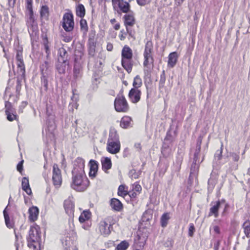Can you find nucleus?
Returning a JSON list of instances; mask_svg holds the SVG:
<instances>
[{
	"label": "nucleus",
	"mask_w": 250,
	"mask_h": 250,
	"mask_svg": "<svg viewBox=\"0 0 250 250\" xmlns=\"http://www.w3.org/2000/svg\"><path fill=\"white\" fill-rule=\"evenodd\" d=\"M3 99L4 100V112L6 119L9 122L19 121V117L12 104V103H16L18 102V97L14 94L8 92L6 90Z\"/></svg>",
	"instance_id": "1"
},
{
	"label": "nucleus",
	"mask_w": 250,
	"mask_h": 250,
	"mask_svg": "<svg viewBox=\"0 0 250 250\" xmlns=\"http://www.w3.org/2000/svg\"><path fill=\"white\" fill-rule=\"evenodd\" d=\"M41 230L36 224L30 226L27 237V246L33 250H41Z\"/></svg>",
	"instance_id": "2"
},
{
	"label": "nucleus",
	"mask_w": 250,
	"mask_h": 250,
	"mask_svg": "<svg viewBox=\"0 0 250 250\" xmlns=\"http://www.w3.org/2000/svg\"><path fill=\"white\" fill-rule=\"evenodd\" d=\"M121 148L119 135L115 128H111L106 143V151L111 154H116L120 151Z\"/></svg>",
	"instance_id": "3"
},
{
	"label": "nucleus",
	"mask_w": 250,
	"mask_h": 250,
	"mask_svg": "<svg viewBox=\"0 0 250 250\" xmlns=\"http://www.w3.org/2000/svg\"><path fill=\"white\" fill-rule=\"evenodd\" d=\"M90 184V181L85 173L72 174L71 187L75 190L79 192L84 191L88 188Z\"/></svg>",
	"instance_id": "4"
},
{
	"label": "nucleus",
	"mask_w": 250,
	"mask_h": 250,
	"mask_svg": "<svg viewBox=\"0 0 250 250\" xmlns=\"http://www.w3.org/2000/svg\"><path fill=\"white\" fill-rule=\"evenodd\" d=\"M133 51L127 45H125L121 52V64L122 67L130 73L133 66Z\"/></svg>",
	"instance_id": "5"
},
{
	"label": "nucleus",
	"mask_w": 250,
	"mask_h": 250,
	"mask_svg": "<svg viewBox=\"0 0 250 250\" xmlns=\"http://www.w3.org/2000/svg\"><path fill=\"white\" fill-rule=\"evenodd\" d=\"M115 111L118 113H126L130 109L129 104L123 94L118 95L114 102Z\"/></svg>",
	"instance_id": "6"
},
{
	"label": "nucleus",
	"mask_w": 250,
	"mask_h": 250,
	"mask_svg": "<svg viewBox=\"0 0 250 250\" xmlns=\"http://www.w3.org/2000/svg\"><path fill=\"white\" fill-rule=\"evenodd\" d=\"M113 216H108L100 221L99 225V230L100 234L104 237L107 236L111 233V229L115 223Z\"/></svg>",
	"instance_id": "7"
},
{
	"label": "nucleus",
	"mask_w": 250,
	"mask_h": 250,
	"mask_svg": "<svg viewBox=\"0 0 250 250\" xmlns=\"http://www.w3.org/2000/svg\"><path fill=\"white\" fill-rule=\"evenodd\" d=\"M16 60L17 65V73L21 79L25 78V66L23 58V48L19 46L16 50Z\"/></svg>",
	"instance_id": "8"
},
{
	"label": "nucleus",
	"mask_w": 250,
	"mask_h": 250,
	"mask_svg": "<svg viewBox=\"0 0 250 250\" xmlns=\"http://www.w3.org/2000/svg\"><path fill=\"white\" fill-rule=\"evenodd\" d=\"M61 25L64 30L67 32L73 31L75 26L74 16L71 11L65 13L62 17Z\"/></svg>",
	"instance_id": "9"
},
{
	"label": "nucleus",
	"mask_w": 250,
	"mask_h": 250,
	"mask_svg": "<svg viewBox=\"0 0 250 250\" xmlns=\"http://www.w3.org/2000/svg\"><path fill=\"white\" fill-rule=\"evenodd\" d=\"M113 9L118 13H127L130 11L131 6L125 0H111Z\"/></svg>",
	"instance_id": "10"
},
{
	"label": "nucleus",
	"mask_w": 250,
	"mask_h": 250,
	"mask_svg": "<svg viewBox=\"0 0 250 250\" xmlns=\"http://www.w3.org/2000/svg\"><path fill=\"white\" fill-rule=\"evenodd\" d=\"M144 72L145 76H150L154 67V60L153 54H143Z\"/></svg>",
	"instance_id": "11"
},
{
	"label": "nucleus",
	"mask_w": 250,
	"mask_h": 250,
	"mask_svg": "<svg viewBox=\"0 0 250 250\" xmlns=\"http://www.w3.org/2000/svg\"><path fill=\"white\" fill-rule=\"evenodd\" d=\"M26 9L28 11V15L26 20V24L28 31L30 32V31H32L33 33V32L37 31L38 26L34 18L33 7L26 8Z\"/></svg>",
	"instance_id": "12"
},
{
	"label": "nucleus",
	"mask_w": 250,
	"mask_h": 250,
	"mask_svg": "<svg viewBox=\"0 0 250 250\" xmlns=\"http://www.w3.org/2000/svg\"><path fill=\"white\" fill-rule=\"evenodd\" d=\"M52 181L54 186L56 188H59L62 184L61 170L56 164H54L53 166Z\"/></svg>",
	"instance_id": "13"
},
{
	"label": "nucleus",
	"mask_w": 250,
	"mask_h": 250,
	"mask_svg": "<svg viewBox=\"0 0 250 250\" xmlns=\"http://www.w3.org/2000/svg\"><path fill=\"white\" fill-rule=\"evenodd\" d=\"M85 161L81 157L77 158L74 161V167L72 171V174L84 173Z\"/></svg>",
	"instance_id": "14"
},
{
	"label": "nucleus",
	"mask_w": 250,
	"mask_h": 250,
	"mask_svg": "<svg viewBox=\"0 0 250 250\" xmlns=\"http://www.w3.org/2000/svg\"><path fill=\"white\" fill-rule=\"evenodd\" d=\"M123 20L125 28L133 27L136 24L134 13L130 11L127 13H125L123 17Z\"/></svg>",
	"instance_id": "15"
},
{
	"label": "nucleus",
	"mask_w": 250,
	"mask_h": 250,
	"mask_svg": "<svg viewBox=\"0 0 250 250\" xmlns=\"http://www.w3.org/2000/svg\"><path fill=\"white\" fill-rule=\"evenodd\" d=\"M141 95L142 92L140 89L131 88L129 91L128 97L131 103L136 104L141 100Z\"/></svg>",
	"instance_id": "16"
},
{
	"label": "nucleus",
	"mask_w": 250,
	"mask_h": 250,
	"mask_svg": "<svg viewBox=\"0 0 250 250\" xmlns=\"http://www.w3.org/2000/svg\"><path fill=\"white\" fill-rule=\"evenodd\" d=\"M63 207L66 214L70 216H74L75 204L71 198L69 197L64 200Z\"/></svg>",
	"instance_id": "17"
},
{
	"label": "nucleus",
	"mask_w": 250,
	"mask_h": 250,
	"mask_svg": "<svg viewBox=\"0 0 250 250\" xmlns=\"http://www.w3.org/2000/svg\"><path fill=\"white\" fill-rule=\"evenodd\" d=\"M28 213V221L31 223L35 222L38 219L39 209L37 207L33 206L29 208Z\"/></svg>",
	"instance_id": "18"
},
{
	"label": "nucleus",
	"mask_w": 250,
	"mask_h": 250,
	"mask_svg": "<svg viewBox=\"0 0 250 250\" xmlns=\"http://www.w3.org/2000/svg\"><path fill=\"white\" fill-rule=\"evenodd\" d=\"M89 176L91 179H94L98 173V163L94 160H90L89 162Z\"/></svg>",
	"instance_id": "19"
},
{
	"label": "nucleus",
	"mask_w": 250,
	"mask_h": 250,
	"mask_svg": "<svg viewBox=\"0 0 250 250\" xmlns=\"http://www.w3.org/2000/svg\"><path fill=\"white\" fill-rule=\"evenodd\" d=\"M142 188L138 182H135L132 185V189L129 191V197L131 199H135L141 193Z\"/></svg>",
	"instance_id": "20"
},
{
	"label": "nucleus",
	"mask_w": 250,
	"mask_h": 250,
	"mask_svg": "<svg viewBox=\"0 0 250 250\" xmlns=\"http://www.w3.org/2000/svg\"><path fill=\"white\" fill-rule=\"evenodd\" d=\"M213 203L211 204V207L208 214V217L213 216L215 218H217L219 216V210L221 205V202L218 200L212 205Z\"/></svg>",
	"instance_id": "21"
},
{
	"label": "nucleus",
	"mask_w": 250,
	"mask_h": 250,
	"mask_svg": "<svg viewBox=\"0 0 250 250\" xmlns=\"http://www.w3.org/2000/svg\"><path fill=\"white\" fill-rule=\"evenodd\" d=\"M102 168L103 170L108 173V170L111 168L112 162L111 160L109 157H103L101 159Z\"/></svg>",
	"instance_id": "22"
},
{
	"label": "nucleus",
	"mask_w": 250,
	"mask_h": 250,
	"mask_svg": "<svg viewBox=\"0 0 250 250\" xmlns=\"http://www.w3.org/2000/svg\"><path fill=\"white\" fill-rule=\"evenodd\" d=\"M110 205L112 209L116 211H121L123 209V204L117 198H112L110 200Z\"/></svg>",
	"instance_id": "23"
},
{
	"label": "nucleus",
	"mask_w": 250,
	"mask_h": 250,
	"mask_svg": "<svg viewBox=\"0 0 250 250\" xmlns=\"http://www.w3.org/2000/svg\"><path fill=\"white\" fill-rule=\"evenodd\" d=\"M132 118L127 115L124 116L121 119L120 126L124 129H126L131 126Z\"/></svg>",
	"instance_id": "24"
},
{
	"label": "nucleus",
	"mask_w": 250,
	"mask_h": 250,
	"mask_svg": "<svg viewBox=\"0 0 250 250\" xmlns=\"http://www.w3.org/2000/svg\"><path fill=\"white\" fill-rule=\"evenodd\" d=\"M178 55L176 52H173L168 55L167 65L170 68H173L178 61Z\"/></svg>",
	"instance_id": "25"
},
{
	"label": "nucleus",
	"mask_w": 250,
	"mask_h": 250,
	"mask_svg": "<svg viewBox=\"0 0 250 250\" xmlns=\"http://www.w3.org/2000/svg\"><path fill=\"white\" fill-rule=\"evenodd\" d=\"M128 35L129 37L135 39L134 34L133 32L129 30V28H125V30L124 29L120 30L119 34V38L120 41H124L125 40L127 35Z\"/></svg>",
	"instance_id": "26"
},
{
	"label": "nucleus",
	"mask_w": 250,
	"mask_h": 250,
	"mask_svg": "<svg viewBox=\"0 0 250 250\" xmlns=\"http://www.w3.org/2000/svg\"><path fill=\"white\" fill-rule=\"evenodd\" d=\"M92 216L91 211L89 209L83 210L79 218V221L81 223H83L90 219Z\"/></svg>",
	"instance_id": "27"
},
{
	"label": "nucleus",
	"mask_w": 250,
	"mask_h": 250,
	"mask_svg": "<svg viewBox=\"0 0 250 250\" xmlns=\"http://www.w3.org/2000/svg\"><path fill=\"white\" fill-rule=\"evenodd\" d=\"M7 207L3 210V215L4 217L5 225L9 229H12L14 227L15 222L13 218L10 219L9 215L6 212Z\"/></svg>",
	"instance_id": "28"
},
{
	"label": "nucleus",
	"mask_w": 250,
	"mask_h": 250,
	"mask_svg": "<svg viewBox=\"0 0 250 250\" xmlns=\"http://www.w3.org/2000/svg\"><path fill=\"white\" fill-rule=\"evenodd\" d=\"M22 189L24 190L28 195H31L32 194V190L30 188L28 179L26 177H23L21 182Z\"/></svg>",
	"instance_id": "29"
},
{
	"label": "nucleus",
	"mask_w": 250,
	"mask_h": 250,
	"mask_svg": "<svg viewBox=\"0 0 250 250\" xmlns=\"http://www.w3.org/2000/svg\"><path fill=\"white\" fill-rule=\"evenodd\" d=\"M242 227L246 237L250 238V216L244 222Z\"/></svg>",
	"instance_id": "30"
},
{
	"label": "nucleus",
	"mask_w": 250,
	"mask_h": 250,
	"mask_svg": "<svg viewBox=\"0 0 250 250\" xmlns=\"http://www.w3.org/2000/svg\"><path fill=\"white\" fill-rule=\"evenodd\" d=\"M117 194L120 196L125 197L128 195L129 196V191L127 190V187L121 185L118 187Z\"/></svg>",
	"instance_id": "31"
},
{
	"label": "nucleus",
	"mask_w": 250,
	"mask_h": 250,
	"mask_svg": "<svg viewBox=\"0 0 250 250\" xmlns=\"http://www.w3.org/2000/svg\"><path fill=\"white\" fill-rule=\"evenodd\" d=\"M41 17L45 20H48L49 16V10L47 5H42L41 7L40 11Z\"/></svg>",
	"instance_id": "32"
},
{
	"label": "nucleus",
	"mask_w": 250,
	"mask_h": 250,
	"mask_svg": "<svg viewBox=\"0 0 250 250\" xmlns=\"http://www.w3.org/2000/svg\"><path fill=\"white\" fill-rule=\"evenodd\" d=\"M76 15L81 18H83L85 15V9L82 4H79L76 8Z\"/></svg>",
	"instance_id": "33"
},
{
	"label": "nucleus",
	"mask_w": 250,
	"mask_h": 250,
	"mask_svg": "<svg viewBox=\"0 0 250 250\" xmlns=\"http://www.w3.org/2000/svg\"><path fill=\"white\" fill-rule=\"evenodd\" d=\"M170 218V217L169 212H165L163 214L160 219L161 225L163 228H165L167 227Z\"/></svg>",
	"instance_id": "34"
},
{
	"label": "nucleus",
	"mask_w": 250,
	"mask_h": 250,
	"mask_svg": "<svg viewBox=\"0 0 250 250\" xmlns=\"http://www.w3.org/2000/svg\"><path fill=\"white\" fill-rule=\"evenodd\" d=\"M153 44L152 41H147L145 46V50L143 54H153Z\"/></svg>",
	"instance_id": "35"
},
{
	"label": "nucleus",
	"mask_w": 250,
	"mask_h": 250,
	"mask_svg": "<svg viewBox=\"0 0 250 250\" xmlns=\"http://www.w3.org/2000/svg\"><path fill=\"white\" fill-rule=\"evenodd\" d=\"M132 85V88L139 89L142 86V80L139 75H137L134 77Z\"/></svg>",
	"instance_id": "36"
},
{
	"label": "nucleus",
	"mask_w": 250,
	"mask_h": 250,
	"mask_svg": "<svg viewBox=\"0 0 250 250\" xmlns=\"http://www.w3.org/2000/svg\"><path fill=\"white\" fill-rule=\"evenodd\" d=\"M42 44L44 47L45 52L47 55H49L50 54V49L49 45V43L47 36L46 34H45L44 35H42Z\"/></svg>",
	"instance_id": "37"
},
{
	"label": "nucleus",
	"mask_w": 250,
	"mask_h": 250,
	"mask_svg": "<svg viewBox=\"0 0 250 250\" xmlns=\"http://www.w3.org/2000/svg\"><path fill=\"white\" fill-rule=\"evenodd\" d=\"M129 246L128 242L126 240L121 241L117 245L115 250H126Z\"/></svg>",
	"instance_id": "38"
},
{
	"label": "nucleus",
	"mask_w": 250,
	"mask_h": 250,
	"mask_svg": "<svg viewBox=\"0 0 250 250\" xmlns=\"http://www.w3.org/2000/svg\"><path fill=\"white\" fill-rule=\"evenodd\" d=\"M81 30L84 33L86 34L88 30V26L86 21L83 18L80 21Z\"/></svg>",
	"instance_id": "39"
},
{
	"label": "nucleus",
	"mask_w": 250,
	"mask_h": 250,
	"mask_svg": "<svg viewBox=\"0 0 250 250\" xmlns=\"http://www.w3.org/2000/svg\"><path fill=\"white\" fill-rule=\"evenodd\" d=\"M88 47L89 54L93 56L95 52L96 42L93 40H89Z\"/></svg>",
	"instance_id": "40"
},
{
	"label": "nucleus",
	"mask_w": 250,
	"mask_h": 250,
	"mask_svg": "<svg viewBox=\"0 0 250 250\" xmlns=\"http://www.w3.org/2000/svg\"><path fill=\"white\" fill-rule=\"evenodd\" d=\"M129 177L132 179H137L139 178L140 173L137 172L135 169H131L129 173Z\"/></svg>",
	"instance_id": "41"
},
{
	"label": "nucleus",
	"mask_w": 250,
	"mask_h": 250,
	"mask_svg": "<svg viewBox=\"0 0 250 250\" xmlns=\"http://www.w3.org/2000/svg\"><path fill=\"white\" fill-rule=\"evenodd\" d=\"M166 82V75L165 71H163L160 75V79L159 81V88H161L164 86Z\"/></svg>",
	"instance_id": "42"
},
{
	"label": "nucleus",
	"mask_w": 250,
	"mask_h": 250,
	"mask_svg": "<svg viewBox=\"0 0 250 250\" xmlns=\"http://www.w3.org/2000/svg\"><path fill=\"white\" fill-rule=\"evenodd\" d=\"M195 231V229L193 224L190 223L189 224V227L188 229V236L190 237H192L193 236L194 232Z\"/></svg>",
	"instance_id": "43"
},
{
	"label": "nucleus",
	"mask_w": 250,
	"mask_h": 250,
	"mask_svg": "<svg viewBox=\"0 0 250 250\" xmlns=\"http://www.w3.org/2000/svg\"><path fill=\"white\" fill-rule=\"evenodd\" d=\"M23 160H22L18 163L17 166V170L21 173H22V171L23 170Z\"/></svg>",
	"instance_id": "44"
},
{
	"label": "nucleus",
	"mask_w": 250,
	"mask_h": 250,
	"mask_svg": "<svg viewBox=\"0 0 250 250\" xmlns=\"http://www.w3.org/2000/svg\"><path fill=\"white\" fill-rule=\"evenodd\" d=\"M150 0H136L137 3L141 6H144L150 2Z\"/></svg>",
	"instance_id": "45"
},
{
	"label": "nucleus",
	"mask_w": 250,
	"mask_h": 250,
	"mask_svg": "<svg viewBox=\"0 0 250 250\" xmlns=\"http://www.w3.org/2000/svg\"><path fill=\"white\" fill-rule=\"evenodd\" d=\"M232 159L235 162H238L239 160V156L238 154L235 153H232L231 154Z\"/></svg>",
	"instance_id": "46"
},
{
	"label": "nucleus",
	"mask_w": 250,
	"mask_h": 250,
	"mask_svg": "<svg viewBox=\"0 0 250 250\" xmlns=\"http://www.w3.org/2000/svg\"><path fill=\"white\" fill-rule=\"evenodd\" d=\"M134 147L137 151L138 152H141L142 149V147L141 143H135L134 145Z\"/></svg>",
	"instance_id": "47"
},
{
	"label": "nucleus",
	"mask_w": 250,
	"mask_h": 250,
	"mask_svg": "<svg viewBox=\"0 0 250 250\" xmlns=\"http://www.w3.org/2000/svg\"><path fill=\"white\" fill-rule=\"evenodd\" d=\"M202 144V139L199 138L197 143V147L198 149V154L200 153L201 150V145Z\"/></svg>",
	"instance_id": "48"
},
{
	"label": "nucleus",
	"mask_w": 250,
	"mask_h": 250,
	"mask_svg": "<svg viewBox=\"0 0 250 250\" xmlns=\"http://www.w3.org/2000/svg\"><path fill=\"white\" fill-rule=\"evenodd\" d=\"M52 106H48V105L46 106V114L48 116H50L51 115L52 113L51 111L52 110Z\"/></svg>",
	"instance_id": "49"
},
{
	"label": "nucleus",
	"mask_w": 250,
	"mask_h": 250,
	"mask_svg": "<svg viewBox=\"0 0 250 250\" xmlns=\"http://www.w3.org/2000/svg\"><path fill=\"white\" fill-rule=\"evenodd\" d=\"M213 229L214 232L215 233H216L217 234H219L220 233V228L219 226H213Z\"/></svg>",
	"instance_id": "50"
},
{
	"label": "nucleus",
	"mask_w": 250,
	"mask_h": 250,
	"mask_svg": "<svg viewBox=\"0 0 250 250\" xmlns=\"http://www.w3.org/2000/svg\"><path fill=\"white\" fill-rule=\"evenodd\" d=\"M113 49V45L112 43L108 42L106 45V49L108 51H111Z\"/></svg>",
	"instance_id": "51"
},
{
	"label": "nucleus",
	"mask_w": 250,
	"mask_h": 250,
	"mask_svg": "<svg viewBox=\"0 0 250 250\" xmlns=\"http://www.w3.org/2000/svg\"><path fill=\"white\" fill-rule=\"evenodd\" d=\"M32 0H26V8L32 7Z\"/></svg>",
	"instance_id": "52"
},
{
	"label": "nucleus",
	"mask_w": 250,
	"mask_h": 250,
	"mask_svg": "<svg viewBox=\"0 0 250 250\" xmlns=\"http://www.w3.org/2000/svg\"><path fill=\"white\" fill-rule=\"evenodd\" d=\"M113 28L115 30H118L120 28V24L119 22H117L113 24Z\"/></svg>",
	"instance_id": "53"
},
{
	"label": "nucleus",
	"mask_w": 250,
	"mask_h": 250,
	"mask_svg": "<svg viewBox=\"0 0 250 250\" xmlns=\"http://www.w3.org/2000/svg\"><path fill=\"white\" fill-rule=\"evenodd\" d=\"M77 90L76 89H74L72 90L73 96L72 97V99L75 98L76 96L78 97V94L77 93Z\"/></svg>",
	"instance_id": "54"
},
{
	"label": "nucleus",
	"mask_w": 250,
	"mask_h": 250,
	"mask_svg": "<svg viewBox=\"0 0 250 250\" xmlns=\"http://www.w3.org/2000/svg\"><path fill=\"white\" fill-rule=\"evenodd\" d=\"M43 84H44V87H45L47 88V85H48V81L46 78H44Z\"/></svg>",
	"instance_id": "55"
},
{
	"label": "nucleus",
	"mask_w": 250,
	"mask_h": 250,
	"mask_svg": "<svg viewBox=\"0 0 250 250\" xmlns=\"http://www.w3.org/2000/svg\"><path fill=\"white\" fill-rule=\"evenodd\" d=\"M185 0H175V2L178 4V5H180Z\"/></svg>",
	"instance_id": "56"
},
{
	"label": "nucleus",
	"mask_w": 250,
	"mask_h": 250,
	"mask_svg": "<svg viewBox=\"0 0 250 250\" xmlns=\"http://www.w3.org/2000/svg\"><path fill=\"white\" fill-rule=\"evenodd\" d=\"M110 23L112 24H114L115 23H116L117 22V21H116V19H115V18H113V19H112L110 20Z\"/></svg>",
	"instance_id": "57"
},
{
	"label": "nucleus",
	"mask_w": 250,
	"mask_h": 250,
	"mask_svg": "<svg viewBox=\"0 0 250 250\" xmlns=\"http://www.w3.org/2000/svg\"><path fill=\"white\" fill-rule=\"evenodd\" d=\"M199 153L198 154V149H196L195 153H194V159H197Z\"/></svg>",
	"instance_id": "58"
},
{
	"label": "nucleus",
	"mask_w": 250,
	"mask_h": 250,
	"mask_svg": "<svg viewBox=\"0 0 250 250\" xmlns=\"http://www.w3.org/2000/svg\"><path fill=\"white\" fill-rule=\"evenodd\" d=\"M229 207V204L228 203H226L225 205V208L224 210V212L225 211V210L227 209V208Z\"/></svg>",
	"instance_id": "59"
},
{
	"label": "nucleus",
	"mask_w": 250,
	"mask_h": 250,
	"mask_svg": "<svg viewBox=\"0 0 250 250\" xmlns=\"http://www.w3.org/2000/svg\"><path fill=\"white\" fill-rule=\"evenodd\" d=\"M71 39H72L71 38L66 39L64 40V41L66 42H69L71 40Z\"/></svg>",
	"instance_id": "60"
},
{
	"label": "nucleus",
	"mask_w": 250,
	"mask_h": 250,
	"mask_svg": "<svg viewBox=\"0 0 250 250\" xmlns=\"http://www.w3.org/2000/svg\"><path fill=\"white\" fill-rule=\"evenodd\" d=\"M220 201L221 202V203H225L226 202V200L224 199H222Z\"/></svg>",
	"instance_id": "61"
},
{
	"label": "nucleus",
	"mask_w": 250,
	"mask_h": 250,
	"mask_svg": "<svg viewBox=\"0 0 250 250\" xmlns=\"http://www.w3.org/2000/svg\"><path fill=\"white\" fill-rule=\"evenodd\" d=\"M16 0H8L9 2H13L14 3H15Z\"/></svg>",
	"instance_id": "62"
},
{
	"label": "nucleus",
	"mask_w": 250,
	"mask_h": 250,
	"mask_svg": "<svg viewBox=\"0 0 250 250\" xmlns=\"http://www.w3.org/2000/svg\"><path fill=\"white\" fill-rule=\"evenodd\" d=\"M17 83H18V85H20V81L19 80V77L18 78V80H17Z\"/></svg>",
	"instance_id": "63"
},
{
	"label": "nucleus",
	"mask_w": 250,
	"mask_h": 250,
	"mask_svg": "<svg viewBox=\"0 0 250 250\" xmlns=\"http://www.w3.org/2000/svg\"><path fill=\"white\" fill-rule=\"evenodd\" d=\"M123 83L126 86L128 84L127 82L125 81L123 82Z\"/></svg>",
	"instance_id": "64"
}]
</instances>
